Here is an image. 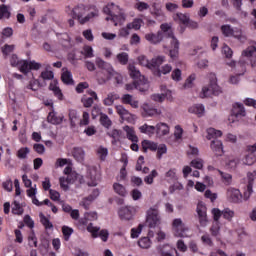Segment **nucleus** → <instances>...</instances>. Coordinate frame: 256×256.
<instances>
[{
    "label": "nucleus",
    "mask_w": 256,
    "mask_h": 256,
    "mask_svg": "<svg viewBox=\"0 0 256 256\" xmlns=\"http://www.w3.org/2000/svg\"><path fill=\"white\" fill-rule=\"evenodd\" d=\"M172 231L175 237H180V238L189 237V235H187V232L189 231V227H187V225L183 223V220H181V218H176L173 220Z\"/></svg>",
    "instance_id": "nucleus-6"
},
{
    "label": "nucleus",
    "mask_w": 256,
    "mask_h": 256,
    "mask_svg": "<svg viewBox=\"0 0 256 256\" xmlns=\"http://www.w3.org/2000/svg\"><path fill=\"white\" fill-rule=\"evenodd\" d=\"M199 217V223L202 227L207 225V207L203 203H198L196 208Z\"/></svg>",
    "instance_id": "nucleus-10"
},
{
    "label": "nucleus",
    "mask_w": 256,
    "mask_h": 256,
    "mask_svg": "<svg viewBox=\"0 0 256 256\" xmlns=\"http://www.w3.org/2000/svg\"><path fill=\"white\" fill-rule=\"evenodd\" d=\"M121 101L124 105H131L133 109H139V101L135 100L131 94H124Z\"/></svg>",
    "instance_id": "nucleus-20"
},
{
    "label": "nucleus",
    "mask_w": 256,
    "mask_h": 256,
    "mask_svg": "<svg viewBox=\"0 0 256 256\" xmlns=\"http://www.w3.org/2000/svg\"><path fill=\"white\" fill-rule=\"evenodd\" d=\"M222 217L224 219H227V221H231L233 219V217H235V212H233V210H231L229 208H225L222 211Z\"/></svg>",
    "instance_id": "nucleus-52"
},
{
    "label": "nucleus",
    "mask_w": 256,
    "mask_h": 256,
    "mask_svg": "<svg viewBox=\"0 0 256 256\" xmlns=\"http://www.w3.org/2000/svg\"><path fill=\"white\" fill-rule=\"evenodd\" d=\"M100 123L106 129H109V127L113 125V122L111 121L109 116H107V114H104V113L100 114Z\"/></svg>",
    "instance_id": "nucleus-38"
},
{
    "label": "nucleus",
    "mask_w": 256,
    "mask_h": 256,
    "mask_svg": "<svg viewBox=\"0 0 256 256\" xmlns=\"http://www.w3.org/2000/svg\"><path fill=\"white\" fill-rule=\"evenodd\" d=\"M77 179H83V176L77 174V172H73L67 175V177H61L59 179L60 181V187L64 190V191H69V185L75 183L77 181Z\"/></svg>",
    "instance_id": "nucleus-8"
},
{
    "label": "nucleus",
    "mask_w": 256,
    "mask_h": 256,
    "mask_svg": "<svg viewBox=\"0 0 256 256\" xmlns=\"http://www.w3.org/2000/svg\"><path fill=\"white\" fill-rule=\"evenodd\" d=\"M167 153V145L160 144L157 148V159H161Z\"/></svg>",
    "instance_id": "nucleus-57"
},
{
    "label": "nucleus",
    "mask_w": 256,
    "mask_h": 256,
    "mask_svg": "<svg viewBox=\"0 0 256 256\" xmlns=\"http://www.w3.org/2000/svg\"><path fill=\"white\" fill-rule=\"evenodd\" d=\"M106 21H113L115 27H117V21H125V13L120 12L118 15L112 14L110 17H106Z\"/></svg>",
    "instance_id": "nucleus-36"
},
{
    "label": "nucleus",
    "mask_w": 256,
    "mask_h": 256,
    "mask_svg": "<svg viewBox=\"0 0 256 256\" xmlns=\"http://www.w3.org/2000/svg\"><path fill=\"white\" fill-rule=\"evenodd\" d=\"M233 30L234 29L231 27V25H222L221 26V31H222L224 37H232Z\"/></svg>",
    "instance_id": "nucleus-51"
},
{
    "label": "nucleus",
    "mask_w": 256,
    "mask_h": 256,
    "mask_svg": "<svg viewBox=\"0 0 256 256\" xmlns=\"http://www.w3.org/2000/svg\"><path fill=\"white\" fill-rule=\"evenodd\" d=\"M156 133L157 135H168L169 133V126L166 123H159L156 125Z\"/></svg>",
    "instance_id": "nucleus-33"
},
{
    "label": "nucleus",
    "mask_w": 256,
    "mask_h": 256,
    "mask_svg": "<svg viewBox=\"0 0 256 256\" xmlns=\"http://www.w3.org/2000/svg\"><path fill=\"white\" fill-rule=\"evenodd\" d=\"M81 54L84 55L85 59H91L95 55L93 54V48L91 46H84Z\"/></svg>",
    "instance_id": "nucleus-47"
},
{
    "label": "nucleus",
    "mask_w": 256,
    "mask_h": 256,
    "mask_svg": "<svg viewBox=\"0 0 256 256\" xmlns=\"http://www.w3.org/2000/svg\"><path fill=\"white\" fill-rule=\"evenodd\" d=\"M143 111L148 115V117H155V115H161V110L157 108H151L149 105H143Z\"/></svg>",
    "instance_id": "nucleus-31"
},
{
    "label": "nucleus",
    "mask_w": 256,
    "mask_h": 256,
    "mask_svg": "<svg viewBox=\"0 0 256 256\" xmlns=\"http://www.w3.org/2000/svg\"><path fill=\"white\" fill-rule=\"evenodd\" d=\"M41 69V63L36 62L35 60H21L20 62V72L24 75H27L29 71H39Z\"/></svg>",
    "instance_id": "nucleus-7"
},
{
    "label": "nucleus",
    "mask_w": 256,
    "mask_h": 256,
    "mask_svg": "<svg viewBox=\"0 0 256 256\" xmlns=\"http://www.w3.org/2000/svg\"><path fill=\"white\" fill-rule=\"evenodd\" d=\"M62 233L64 235V241H69L71 235H73V228L69 226H63Z\"/></svg>",
    "instance_id": "nucleus-50"
},
{
    "label": "nucleus",
    "mask_w": 256,
    "mask_h": 256,
    "mask_svg": "<svg viewBox=\"0 0 256 256\" xmlns=\"http://www.w3.org/2000/svg\"><path fill=\"white\" fill-rule=\"evenodd\" d=\"M171 77H172L173 81H181V79H182L181 70L179 68H176L175 70H173Z\"/></svg>",
    "instance_id": "nucleus-64"
},
{
    "label": "nucleus",
    "mask_w": 256,
    "mask_h": 256,
    "mask_svg": "<svg viewBox=\"0 0 256 256\" xmlns=\"http://www.w3.org/2000/svg\"><path fill=\"white\" fill-rule=\"evenodd\" d=\"M171 71H173V67L169 64H165L159 70H156L154 75L155 77H161L162 75H168V73H171Z\"/></svg>",
    "instance_id": "nucleus-30"
},
{
    "label": "nucleus",
    "mask_w": 256,
    "mask_h": 256,
    "mask_svg": "<svg viewBox=\"0 0 256 256\" xmlns=\"http://www.w3.org/2000/svg\"><path fill=\"white\" fill-rule=\"evenodd\" d=\"M138 245L139 247H141V249H149V247H151V240L149 239V237L141 238L138 241Z\"/></svg>",
    "instance_id": "nucleus-46"
},
{
    "label": "nucleus",
    "mask_w": 256,
    "mask_h": 256,
    "mask_svg": "<svg viewBox=\"0 0 256 256\" xmlns=\"http://www.w3.org/2000/svg\"><path fill=\"white\" fill-rule=\"evenodd\" d=\"M232 115L237 119L245 117V115H247V112L245 111V106H243V104L241 103L233 104Z\"/></svg>",
    "instance_id": "nucleus-19"
},
{
    "label": "nucleus",
    "mask_w": 256,
    "mask_h": 256,
    "mask_svg": "<svg viewBox=\"0 0 256 256\" xmlns=\"http://www.w3.org/2000/svg\"><path fill=\"white\" fill-rule=\"evenodd\" d=\"M96 65H97L98 69H101V71L97 72L98 77H101V73H105L106 74L105 79H107V81H109V79L114 77V79L118 85H121V83H123V76H121V74L117 73L113 69V66H111L110 63L105 62L101 58H96Z\"/></svg>",
    "instance_id": "nucleus-2"
},
{
    "label": "nucleus",
    "mask_w": 256,
    "mask_h": 256,
    "mask_svg": "<svg viewBox=\"0 0 256 256\" xmlns=\"http://www.w3.org/2000/svg\"><path fill=\"white\" fill-rule=\"evenodd\" d=\"M71 17L73 19H77L80 25H85V23H88V21L94 19V17H99V10L94 9V11L90 12L86 17L83 18V12H81V8L77 6L71 11Z\"/></svg>",
    "instance_id": "nucleus-4"
},
{
    "label": "nucleus",
    "mask_w": 256,
    "mask_h": 256,
    "mask_svg": "<svg viewBox=\"0 0 256 256\" xmlns=\"http://www.w3.org/2000/svg\"><path fill=\"white\" fill-rule=\"evenodd\" d=\"M40 223H42L45 229H53V223L43 213H40Z\"/></svg>",
    "instance_id": "nucleus-45"
},
{
    "label": "nucleus",
    "mask_w": 256,
    "mask_h": 256,
    "mask_svg": "<svg viewBox=\"0 0 256 256\" xmlns=\"http://www.w3.org/2000/svg\"><path fill=\"white\" fill-rule=\"evenodd\" d=\"M113 189L117 195H120V197H125L127 195V190L125 189V186L123 184L114 183Z\"/></svg>",
    "instance_id": "nucleus-39"
},
{
    "label": "nucleus",
    "mask_w": 256,
    "mask_h": 256,
    "mask_svg": "<svg viewBox=\"0 0 256 256\" xmlns=\"http://www.w3.org/2000/svg\"><path fill=\"white\" fill-rule=\"evenodd\" d=\"M210 233L212 237H219L221 235V225L219 222H213L212 226L210 227Z\"/></svg>",
    "instance_id": "nucleus-41"
},
{
    "label": "nucleus",
    "mask_w": 256,
    "mask_h": 256,
    "mask_svg": "<svg viewBox=\"0 0 256 256\" xmlns=\"http://www.w3.org/2000/svg\"><path fill=\"white\" fill-rule=\"evenodd\" d=\"M141 231H143V224H139L138 228H132L131 230V237L132 239H137L139 235H141Z\"/></svg>",
    "instance_id": "nucleus-61"
},
{
    "label": "nucleus",
    "mask_w": 256,
    "mask_h": 256,
    "mask_svg": "<svg viewBox=\"0 0 256 256\" xmlns=\"http://www.w3.org/2000/svg\"><path fill=\"white\" fill-rule=\"evenodd\" d=\"M190 165L191 167H194V169H203V160L201 159L192 160Z\"/></svg>",
    "instance_id": "nucleus-63"
},
{
    "label": "nucleus",
    "mask_w": 256,
    "mask_h": 256,
    "mask_svg": "<svg viewBox=\"0 0 256 256\" xmlns=\"http://www.w3.org/2000/svg\"><path fill=\"white\" fill-rule=\"evenodd\" d=\"M100 227L93 226V223L88 224L87 231L91 233L92 237L94 239H97V237H100L102 241L107 242V239H109V231L107 230H101ZM100 231V232H99Z\"/></svg>",
    "instance_id": "nucleus-9"
},
{
    "label": "nucleus",
    "mask_w": 256,
    "mask_h": 256,
    "mask_svg": "<svg viewBox=\"0 0 256 256\" xmlns=\"http://www.w3.org/2000/svg\"><path fill=\"white\" fill-rule=\"evenodd\" d=\"M37 236H35V232H32L29 236H28V245L29 247H37Z\"/></svg>",
    "instance_id": "nucleus-59"
},
{
    "label": "nucleus",
    "mask_w": 256,
    "mask_h": 256,
    "mask_svg": "<svg viewBox=\"0 0 256 256\" xmlns=\"http://www.w3.org/2000/svg\"><path fill=\"white\" fill-rule=\"evenodd\" d=\"M146 223L150 229H155L158 225H161V218L159 217V207L154 206L147 211Z\"/></svg>",
    "instance_id": "nucleus-5"
},
{
    "label": "nucleus",
    "mask_w": 256,
    "mask_h": 256,
    "mask_svg": "<svg viewBox=\"0 0 256 256\" xmlns=\"http://www.w3.org/2000/svg\"><path fill=\"white\" fill-rule=\"evenodd\" d=\"M47 121L52 125H61V123H63V117L57 116L55 111H52L48 114Z\"/></svg>",
    "instance_id": "nucleus-25"
},
{
    "label": "nucleus",
    "mask_w": 256,
    "mask_h": 256,
    "mask_svg": "<svg viewBox=\"0 0 256 256\" xmlns=\"http://www.w3.org/2000/svg\"><path fill=\"white\" fill-rule=\"evenodd\" d=\"M146 41H149L152 45H158L163 41V32L158 31L157 34L155 33H148L145 35Z\"/></svg>",
    "instance_id": "nucleus-16"
},
{
    "label": "nucleus",
    "mask_w": 256,
    "mask_h": 256,
    "mask_svg": "<svg viewBox=\"0 0 256 256\" xmlns=\"http://www.w3.org/2000/svg\"><path fill=\"white\" fill-rule=\"evenodd\" d=\"M165 63V56H156L150 60V71L153 72V75H155V71H159L161 69V65Z\"/></svg>",
    "instance_id": "nucleus-14"
},
{
    "label": "nucleus",
    "mask_w": 256,
    "mask_h": 256,
    "mask_svg": "<svg viewBox=\"0 0 256 256\" xmlns=\"http://www.w3.org/2000/svg\"><path fill=\"white\" fill-rule=\"evenodd\" d=\"M119 99V95L115 93H109L107 97L104 99L103 103L106 105V107H111L115 101Z\"/></svg>",
    "instance_id": "nucleus-35"
},
{
    "label": "nucleus",
    "mask_w": 256,
    "mask_h": 256,
    "mask_svg": "<svg viewBox=\"0 0 256 256\" xmlns=\"http://www.w3.org/2000/svg\"><path fill=\"white\" fill-rule=\"evenodd\" d=\"M61 79L65 85H73V83H74L73 77L69 71L64 72L61 75Z\"/></svg>",
    "instance_id": "nucleus-43"
},
{
    "label": "nucleus",
    "mask_w": 256,
    "mask_h": 256,
    "mask_svg": "<svg viewBox=\"0 0 256 256\" xmlns=\"http://www.w3.org/2000/svg\"><path fill=\"white\" fill-rule=\"evenodd\" d=\"M221 93V88L217 85V77L215 74H210V83L208 86L202 88V92L200 93L201 99L211 97V95H221Z\"/></svg>",
    "instance_id": "nucleus-3"
},
{
    "label": "nucleus",
    "mask_w": 256,
    "mask_h": 256,
    "mask_svg": "<svg viewBox=\"0 0 256 256\" xmlns=\"http://www.w3.org/2000/svg\"><path fill=\"white\" fill-rule=\"evenodd\" d=\"M1 19H11V12L9 11V7L5 4L0 6V20Z\"/></svg>",
    "instance_id": "nucleus-40"
},
{
    "label": "nucleus",
    "mask_w": 256,
    "mask_h": 256,
    "mask_svg": "<svg viewBox=\"0 0 256 256\" xmlns=\"http://www.w3.org/2000/svg\"><path fill=\"white\" fill-rule=\"evenodd\" d=\"M72 155L76 161L81 163L85 159V151L83 148L75 147L72 151Z\"/></svg>",
    "instance_id": "nucleus-27"
},
{
    "label": "nucleus",
    "mask_w": 256,
    "mask_h": 256,
    "mask_svg": "<svg viewBox=\"0 0 256 256\" xmlns=\"http://www.w3.org/2000/svg\"><path fill=\"white\" fill-rule=\"evenodd\" d=\"M138 62L140 65H142V67H147V69H149L151 65V61H149L145 55L139 56Z\"/></svg>",
    "instance_id": "nucleus-58"
},
{
    "label": "nucleus",
    "mask_w": 256,
    "mask_h": 256,
    "mask_svg": "<svg viewBox=\"0 0 256 256\" xmlns=\"http://www.w3.org/2000/svg\"><path fill=\"white\" fill-rule=\"evenodd\" d=\"M161 33L166 39H170V51H169V56L171 59H177L179 57V40L175 38V35H173V30H171V25L164 23L161 24L160 26Z\"/></svg>",
    "instance_id": "nucleus-1"
},
{
    "label": "nucleus",
    "mask_w": 256,
    "mask_h": 256,
    "mask_svg": "<svg viewBox=\"0 0 256 256\" xmlns=\"http://www.w3.org/2000/svg\"><path fill=\"white\" fill-rule=\"evenodd\" d=\"M232 37L240 41V43H245V41H247V36L243 34V30H241L240 28H236L233 30Z\"/></svg>",
    "instance_id": "nucleus-32"
},
{
    "label": "nucleus",
    "mask_w": 256,
    "mask_h": 256,
    "mask_svg": "<svg viewBox=\"0 0 256 256\" xmlns=\"http://www.w3.org/2000/svg\"><path fill=\"white\" fill-rule=\"evenodd\" d=\"M141 25H143V20L136 18L133 20L132 23H128L127 27L128 29H134L135 31H139V29H141Z\"/></svg>",
    "instance_id": "nucleus-42"
},
{
    "label": "nucleus",
    "mask_w": 256,
    "mask_h": 256,
    "mask_svg": "<svg viewBox=\"0 0 256 256\" xmlns=\"http://www.w3.org/2000/svg\"><path fill=\"white\" fill-rule=\"evenodd\" d=\"M141 145L143 153H147V151H157L158 149L157 143L150 140H143Z\"/></svg>",
    "instance_id": "nucleus-22"
},
{
    "label": "nucleus",
    "mask_w": 256,
    "mask_h": 256,
    "mask_svg": "<svg viewBox=\"0 0 256 256\" xmlns=\"http://www.w3.org/2000/svg\"><path fill=\"white\" fill-rule=\"evenodd\" d=\"M30 150L29 148H20L17 152L18 159H27V155H29Z\"/></svg>",
    "instance_id": "nucleus-55"
},
{
    "label": "nucleus",
    "mask_w": 256,
    "mask_h": 256,
    "mask_svg": "<svg viewBox=\"0 0 256 256\" xmlns=\"http://www.w3.org/2000/svg\"><path fill=\"white\" fill-rule=\"evenodd\" d=\"M157 175H159L157 170H152L151 173L144 178L145 183H147V185H153V179H155Z\"/></svg>",
    "instance_id": "nucleus-53"
},
{
    "label": "nucleus",
    "mask_w": 256,
    "mask_h": 256,
    "mask_svg": "<svg viewBox=\"0 0 256 256\" xmlns=\"http://www.w3.org/2000/svg\"><path fill=\"white\" fill-rule=\"evenodd\" d=\"M222 135L223 132H221L220 130H216L215 128H208L206 139H217V137H221Z\"/></svg>",
    "instance_id": "nucleus-34"
},
{
    "label": "nucleus",
    "mask_w": 256,
    "mask_h": 256,
    "mask_svg": "<svg viewBox=\"0 0 256 256\" xmlns=\"http://www.w3.org/2000/svg\"><path fill=\"white\" fill-rule=\"evenodd\" d=\"M189 113H194V115H198L202 117L205 113V106L203 104H195L188 109Z\"/></svg>",
    "instance_id": "nucleus-26"
},
{
    "label": "nucleus",
    "mask_w": 256,
    "mask_h": 256,
    "mask_svg": "<svg viewBox=\"0 0 256 256\" xmlns=\"http://www.w3.org/2000/svg\"><path fill=\"white\" fill-rule=\"evenodd\" d=\"M201 241L203 245H208V247H213V240L209 234H204L201 236Z\"/></svg>",
    "instance_id": "nucleus-56"
},
{
    "label": "nucleus",
    "mask_w": 256,
    "mask_h": 256,
    "mask_svg": "<svg viewBox=\"0 0 256 256\" xmlns=\"http://www.w3.org/2000/svg\"><path fill=\"white\" fill-rule=\"evenodd\" d=\"M97 153L101 161H105V159L107 158V155H109V151L107 150V148H104V147L98 148Z\"/></svg>",
    "instance_id": "nucleus-60"
},
{
    "label": "nucleus",
    "mask_w": 256,
    "mask_h": 256,
    "mask_svg": "<svg viewBox=\"0 0 256 256\" xmlns=\"http://www.w3.org/2000/svg\"><path fill=\"white\" fill-rule=\"evenodd\" d=\"M166 97H171L170 90H167L165 93L161 94H152L150 99H152V101H155L156 103H163Z\"/></svg>",
    "instance_id": "nucleus-28"
},
{
    "label": "nucleus",
    "mask_w": 256,
    "mask_h": 256,
    "mask_svg": "<svg viewBox=\"0 0 256 256\" xmlns=\"http://www.w3.org/2000/svg\"><path fill=\"white\" fill-rule=\"evenodd\" d=\"M219 173L221 175V178L223 179V182L225 183V185H231L232 181H233V176L229 173H225L221 170H219Z\"/></svg>",
    "instance_id": "nucleus-49"
},
{
    "label": "nucleus",
    "mask_w": 256,
    "mask_h": 256,
    "mask_svg": "<svg viewBox=\"0 0 256 256\" xmlns=\"http://www.w3.org/2000/svg\"><path fill=\"white\" fill-rule=\"evenodd\" d=\"M139 131L140 133H145L146 135H155L156 127L144 124L139 127Z\"/></svg>",
    "instance_id": "nucleus-37"
},
{
    "label": "nucleus",
    "mask_w": 256,
    "mask_h": 256,
    "mask_svg": "<svg viewBox=\"0 0 256 256\" xmlns=\"http://www.w3.org/2000/svg\"><path fill=\"white\" fill-rule=\"evenodd\" d=\"M87 177L88 179H90L87 182L88 187H97V185H99V174H97L96 168H89Z\"/></svg>",
    "instance_id": "nucleus-11"
},
{
    "label": "nucleus",
    "mask_w": 256,
    "mask_h": 256,
    "mask_svg": "<svg viewBox=\"0 0 256 256\" xmlns=\"http://www.w3.org/2000/svg\"><path fill=\"white\" fill-rule=\"evenodd\" d=\"M49 89L53 91L54 95L60 100H63V92H61V88L58 86H54L53 84H50Z\"/></svg>",
    "instance_id": "nucleus-48"
},
{
    "label": "nucleus",
    "mask_w": 256,
    "mask_h": 256,
    "mask_svg": "<svg viewBox=\"0 0 256 256\" xmlns=\"http://www.w3.org/2000/svg\"><path fill=\"white\" fill-rule=\"evenodd\" d=\"M210 147L215 153L216 157H221L223 155V142L219 139H214L211 141Z\"/></svg>",
    "instance_id": "nucleus-18"
},
{
    "label": "nucleus",
    "mask_w": 256,
    "mask_h": 256,
    "mask_svg": "<svg viewBox=\"0 0 256 256\" xmlns=\"http://www.w3.org/2000/svg\"><path fill=\"white\" fill-rule=\"evenodd\" d=\"M13 215H23V209L17 201H14V206L12 208Z\"/></svg>",
    "instance_id": "nucleus-62"
},
{
    "label": "nucleus",
    "mask_w": 256,
    "mask_h": 256,
    "mask_svg": "<svg viewBox=\"0 0 256 256\" xmlns=\"http://www.w3.org/2000/svg\"><path fill=\"white\" fill-rule=\"evenodd\" d=\"M118 215L122 221H131L133 219V212L129 207H122L118 211Z\"/></svg>",
    "instance_id": "nucleus-21"
},
{
    "label": "nucleus",
    "mask_w": 256,
    "mask_h": 256,
    "mask_svg": "<svg viewBox=\"0 0 256 256\" xmlns=\"http://www.w3.org/2000/svg\"><path fill=\"white\" fill-rule=\"evenodd\" d=\"M237 165H239V159L237 158H232L226 162L227 169H232V171L237 169Z\"/></svg>",
    "instance_id": "nucleus-54"
},
{
    "label": "nucleus",
    "mask_w": 256,
    "mask_h": 256,
    "mask_svg": "<svg viewBox=\"0 0 256 256\" xmlns=\"http://www.w3.org/2000/svg\"><path fill=\"white\" fill-rule=\"evenodd\" d=\"M158 251L162 256H179L177 249L169 244L158 247Z\"/></svg>",
    "instance_id": "nucleus-12"
},
{
    "label": "nucleus",
    "mask_w": 256,
    "mask_h": 256,
    "mask_svg": "<svg viewBox=\"0 0 256 256\" xmlns=\"http://www.w3.org/2000/svg\"><path fill=\"white\" fill-rule=\"evenodd\" d=\"M116 57L120 65H127V63H129V54H127L126 52H121L117 54Z\"/></svg>",
    "instance_id": "nucleus-44"
},
{
    "label": "nucleus",
    "mask_w": 256,
    "mask_h": 256,
    "mask_svg": "<svg viewBox=\"0 0 256 256\" xmlns=\"http://www.w3.org/2000/svg\"><path fill=\"white\" fill-rule=\"evenodd\" d=\"M227 197L232 203H241V199H243V195H241L239 189L235 188H228Z\"/></svg>",
    "instance_id": "nucleus-15"
},
{
    "label": "nucleus",
    "mask_w": 256,
    "mask_h": 256,
    "mask_svg": "<svg viewBox=\"0 0 256 256\" xmlns=\"http://www.w3.org/2000/svg\"><path fill=\"white\" fill-rule=\"evenodd\" d=\"M136 89L141 93L149 91V83L147 82V79H145V77H142L140 80H137Z\"/></svg>",
    "instance_id": "nucleus-29"
},
{
    "label": "nucleus",
    "mask_w": 256,
    "mask_h": 256,
    "mask_svg": "<svg viewBox=\"0 0 256 256\" xmlns=\"http://www.w3.org/2000/svg\"><path fill=\"white\" fill-rule=\"evenodd\" d=\"M123 129L126 132V137L129 141H132V143H139V137L135 135V129H133V127L124 126Z\"/></svg>",
    "instance_id": "nucleus-23"
},
{
    "label": "nucleus",
    "mask_w": 256,
    "mask_h": 256,
    "mask_svg": "<svg viewBox=\"0 0 256 256\" xmlns=\"http://www.w3.org/2000/svg\"><path fill=\"white\" fill-rule=\"evenodd\" d=\"M116 113H118V115H120L121 119H123V121H131L133 119V114H131V112H129V110L125 109V106L123 105H117L116 107Z\"/></svg>",
    "instance_id": "nucleus-17"
},
{
    "label": "nucleus",
    "mask_w": 256,
    "mask_h": 256,
    "mask_svg": "<svg viewBox=\"0 0 256 256\" xmlns=\"http://www.w3.org/2000/svg\"><path fill=\"white\" fill-rule=\"evenodd\" d=\"M128 71H129L130 77H132V79H136V81H139L143 79V77H145L141 75V72L133 64L128 65Z\"/></svg>",
    "instance_id": "nucleus-24"
},
{
    "label": "nucleus",
    "mask_w": 256,
    "mask_h": 256,
    "mask_svg": "<svg viewBox=\"0 0 256 256\" xmlns=\"http://www.w3.org/2000/svg\"><path fill=\"white\" fill-rule=\"evenodd\" d=\"M256 179V170L248 173L247 190L244 192V200L247 201L253 194V181Z\"/></svg>",
    "instance_id": "nucleus-13"
}]
</instances>
